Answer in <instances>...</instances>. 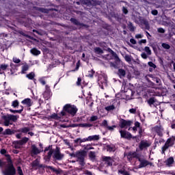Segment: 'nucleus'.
I'll return each mask as SVG.
<instances>
[{"instance_id": "nucleus-1", "label": "nucleus", "mask_w": 175, "mask_h": 175, "mask_svg": "<svg viewBox=\"0 0 175 175\" xmlns=\"http://www.w3.org/2000/svg\"><path fill=\"white\" fill-rule=\"evenodd\" d=\"M3 166H5V170L3 171V175H16V168H14L10 159H8L7 163L0 160V167H3Z\"/></svg>"}, {"instance_id": "nucleus-2", "label": "nucleus", "mask_w": 175, "mask_h": 175, "mask_svg": "<svg viewBox=\"0 0 175 175\" xmlns=\"http://www.w3.org/2000/svg\"><path fill=\"white\" fill-rule=\"evenodd\" d=\"M53 154L54 159H57L58 161H61L64 158V154H61L59 152V148H56L55 150H49L47 156L44 157L45 161H50V158H51V155Z\"/></svg>"}, {"instance_id": "nucleus-3", "label": "nucleus", "mask_w": 175, "mask_h": 175, "mask_svg": "<svg viewBox=\"0 0 175 175\" xmlns=\"http://www.w3.org/2000/svg\"><path fill=\"white\" fill-rule=\"evenodd\" d=\"M3 124L5 126L13 125V122H16L18 120V116L12 114H7L3 116Z\"/></svg>"}, {"instance_id": "nucleus-4", "label": "nucleus", "mask_w": 175, "mask_h": 175, "mask_svg": "<svg viewBox=\"0 0 175 175\" xmlns=\"http://www.w3.org/2000/svg\"><path fill=\"white\" fill-rule=\"evenodd\" d=\"M85 155H87V152H85V150H80L77 152L75 154L72 153L70 154L71 157L77 158V161L80 163V165H84V157H85Z\"/></svg>"}, {"instance_id": "nucleus-5", "label": "nucleus", "mask_w": 175, "mask_h": 175, "mask_svg": "<svg viewBox=\"0 0 175 175\" xmlns=\"http://www.w3.org/2000/svg\"><path fill=\"white\" fill-rule=\"evenodd\" d=\"M64 110L71 116H75V114L77 113V107H76L75 105H70L69 104H67L64 107Z\"/></svg>"}, {"instance_id": "nucleus-6", "label": "nucleus", "mask_w": 175, "mask_h": 175, "mask_svg": "<svg viewBox=\"0 0 175 175\" xmlns=\"http://www.w3.org/2000/svg\"><path fill=\"white\" fill-rule=\"evenodd\" d=\"M29 131H31L29 127L21 128V129L17 130V132H18L19 133L16 134V137L17 139H21V137H23V133H24L25 135H27V133H28V132H29Z\"/></svg>"}, {"instance_id": "nucleus-7", "label": "nucleus", "mask_w": 175, "mask_h": 175, "mask_svg": "<svg viewBox=\"0 0 175 175\" xmlns=\"http://www.w3.org/2000/svg\"><path fill=\"white\" fill-rule=\"evenodd\" d=\"M173 144H174V141H173L172 139H168L162 148V154H165V150H167L169 147H172Z\"/></svg>"}, {"instance_id": "nucleus-8", "label": "nucleus", "mask_w": 175, "mask_h": 175, "mask_svg": "<svg viewBox=\"0 0 175 175\" xmlns=\"http://www.w3.org/2000/svg\"><path fill=\"white\" fill-rule=\"evenodd\" d=\"M104 162L107 165V166H113V165H116V161L114 158H111L110 157H103Z\"/></svg>"}, {"instance_id": "nucleus-9", "label": "nucleus", "mask_w": 175, "mask_h": 175, "mask_svg": "<svg viewBox=\"0 0 175 175\" xmlns=\"http://www.w3.org/2000/svg\"><path fill=\"white\" fill-rule=\"evenodd\" d=\"M131 125H132V121L122 119L120 121L119 126L126 129V128H128V126H131Z\"/></svg>"}, {"instance_id": "nucleus-10", "label": "nucleus", "mask_w": 175, "mask_h": 175, "mask_svg": "<svg viewBox=\"0 0 175 175\" xmlns=\"http://www.w3.org/2000/svg\"><path fill=\"white\" fill-rule=\"evenodd\" d=\"M151 146V143L149 141L143 140L139 144L140 150H144V148H148Z\"/></svg>"}, {"instance_id": "nucleus-11", "label": "nucleus", "mask_w": 175, "mask_h": 175, "mask_svg": "<svg viewBox=\"0 0 175 175\" xmlns=\"http://www.w3.org/2000/svg\"><path fill=\"white\" fill-rule=\"evenodd\" d=\"M120 133L121 137H123L124 139H131V137H132V134H131L129 132H127L126 131L120 130Z\"/></svg>"}, {"instance_id": "nucleus-12", "label": "nucleus", "mask_w": 175, "mask_h": 175, "mask_svg": "<svg viewBox=\"0 0 175 175\" xmlns=\"http://www.w3.org/2000/svg\"><path fill=\"white\" fill-rule=\"evenodd\" d=\"M43 150H39L35 145H33L31 146V155L33 157V155H38V154H40Z\"/></svg>"}, {"instance_id": "nucleus-13", "label": "nucleus", "mask_w": 175, "mask_h": 175, "mask_svg": "<svg viewBox=\"0 0 175 175\" xmlns=\"http://www.w3.org/2000/svg\"><path fill=\"white\" fill-rule=\"evenodd\" d=\"M154 130L155 131V132H157V135H159V136H163V129L162 128V126H157L154 128Z\"/></svg>"}, {"instance_id": "nucleus-14", "label": "nucleus", "mask_w": 175, "mask_h": 175, "mask_svg": "<svg viewBox=\"0 0 175 175\" xmlns=\"http://www.w3.org/2000/svg\"><path fill=\"white\" fill-rule=\"evenodd\" d=\"M165 163L167 166L170 167L174 163V159L173 157H170L165 161Z\"/></svg>"}, {"instance_id": "nucleus-15", "label": "nucleus", "mask_w": 175, "mask_h": 175, "mask_svg": "<svg viewBox=\"0 0 175 175\" xmlns=\"http://www.w3.org/2000/svg\"><path fill=\"white\" fill-rule=\"evenodd\" d=\"M137 154L135 152H130L127 155H126L127 157V159H129V161H131L132 158H136Z\"/></svg>"}, {"instance_id": "nucleus-16", "label": "nucleus", "mask_w": 175, "mask_h": 175, "mask_svg": "<svg viewBox=\"0 0 175 175\" xmlns=\"http://www.w3.org/2000/svg\"><path fill=\"white\" fill-rule=\"evenodd\" d=\"M148 165H152L151 163L148 162L146 160H143L141 161L140 164L139 165L138 167H146Z\"/></svg>"}, {"instance_id": "nucleus-17", "label": "nucleus", "mask_w": 175, "mask_h": 175, "mask_svg": "<svg viewBox=\"0 0 175 175\" xmlns=\"http://www.w3.org/2000/svg\"><path fill=\"white\" fill-rule=\"evenodd\" d=\"M100 137L98 135H90L88 137V142H92V141H95V140H99Z\"/></svg>"}, {"instance_id": "nucleus-18", "label": "nucleus", "mask_w": 175, "mask_h": 175, "mask_svg": "<svg viewBox=\"0 0 175 175\" xmlns=\"http://www.w3.org/2000/svg\"><path fill=\"white\" fill-rule=\"evenodd\" d=\"M29 140V139L28 137H25L21 140L18 141V144L23 146V144H25V143H27Z\"/></svg>"}, {"instance_id": "nucleus-19", "label": "nucleus", "mask_w": 175, "mask_h": 175, "mask_svg": "<svg viewBox=\"0 0 175 175\" xmlns=\"http://www.w3.org/2000/svg\"><path fill=\"white\" fill-rule=\"evenodd\" d=\"M21 103H23V105H26L27 106H32V103L31 102L30 98H25Z\"/></svg>"}, {"instance_id": "nucleus-20", "label": "nucleus", "mask_w": 175, "mask_h": 175, "mask_svg": "<svg viewBox=\"0 0 175 175\" xmlns=\"http://www.w3.org/2000/svg\"><path fill=\"white\" fill-rule=\"evenodd\" d=\"M30 53L33 54V55H40V51L36 49V48H33L31 49Z\"/></svg>"}, {"instance_id": "nucleus-21", "label": "nucleus", "mask_w": 175, "mask_h": 175, "mask_svg": "<svg viewBox=\"0 0 175 175\" xmlns=\"http://www.w3.org/2000/svg\"><path fill=\"white\" fill-rule=\"evenodd\" d=\"M105 109L107 111H113V110L116 109V106H114V105H108L105 107Z\"/></svg>"}, {"instance_id": "nucleus-22", "label": "nucleus", "mask_w": 175, "mask_h": 175, "mask_svg": "<svg viewBox=\"0 0 175 175\" xmlns=\"http://www.w3.org/2000/svg\"><path fill=\"white\" fill-rule=\"evenodd\" d=\"M33 167H36V169H38V167H40V165L39 164V161L38 159L35 160L32 163Z\"/></svg>"}, {"instance_id": "nucleus-23", "label": "nucleus", "mask_w": 175, "mask_h": 175, "mask_svg": "<svg viewBox=\"0 0 175 175\" xmlns=\"http://www.w3.org/2000/svg\"><path fill=\"white\" fill-rule=\"evenodd\" d=\"M107 150L108 151V152H114V151H116V147L108 146L107 147Z\"/></svg>"}, {"instance_id": "nucleus-24", "label": "nucleus", "mask_w": 175, "mask_h": 175, "mask_svg": "<svg viewBox=\"0 0 175 175\" xmlns=\"http://www.w3.org/2000/svg\"><path fill=\"white\" fill-rule=\"evenodd\" d=\"M89 157H90V159H91V161H95V158L96 156L94 152H90Z\"/></svg>"}, {"instance_id": "nucleus-25", "label": "nucleus", "mask_w": 175, "mask_h": 175, "mask_svg": "<svg viewBox=\"0 0 175 175\" xmlns=\"http://www.w3.org/2000/svg\"><path fill=\"white\" fill-rule=\"evenodd\" d=\"M94 52L96 54H103V50L99 47H96L94 49Z\"/></svg>"}, {"instance_id": "nucleus-26", "label": "nucleus", "mask_w": 175, "mask_h": 175, "mask_svg": "<svg viewBox=\"0 0 175 175\" xmlns=\"http://www.w3.org/2000/svg\"><path fill=\"white\" fill-rule=\"evenodd\" d=\"M118 173L119 174L131 175L129 174V172H128L127 171H125V170H119Z\"/></svg>"}, {"instance_id": "nucleus-27", "label": "nucleus", "mask_w": 175, "mask_h": 175, "mask_svg": "<svg viewBox=\"0 0 175 175\" xmlns=\"http://www.w3.org/2000/svg\"><path fill=\"white\" fill-rule=\"evenodd\" d=\"M118 75L120 77H124V76H125V70H124L123 69H119Z\"/></svg>"}, {"instance_id": "nucleus-28", "label": "nucleus", "mask_w": 175, "mask_h": 175, "mask_svg": "<svg viewBox=\"0 0 175 175\" xmlns=\"http://www.w3.org/2000/svg\"><path fill=\"white\" fill-rule=\"evenodd\" d=\"M10 111L11 113H18V114H21V113H23V107H22V109H21L19 110H14V109H10Z\"/></svg>"}, {"instance_id": "nucleus-29", "label": "nucleus", "mask_w": 175, "mask_h": 175, "mask_svg": "<svg viewBox=\"0 0 175 175\" xmlns=\"http://www.w3.org/2000/svg\"><path fill=\"white\" fill-rule=\"evenodd\" d=\"M79 126H81L82 128H87V127L90 128V126H92V124L83 123V124H80Z\"/></svg>"}, {"instance_id": "nucleus-30", "label": "nucleus", "mask_w": 175, "mask_h": 175, "mask_svg": "<svg viewBox=\"0 0 175 175\" xmlns=\"http://www.w3.org/2000/svg\"><path fill=\"white\" fill-rule=\"evenodd\" d=\"M26 77H28L29 80H33V77H35V73L30 72L26 75Z\"/></svg>"}, {"instance_id": "nucleus-31", "label": "nucleus", "mask_w": 175, "mask_h": 175, "mask_svg": "<svg viewBox=\"0 0 175 175\" xmlns=\"http://www.w3.org/2000/svg\"><path fill=\"white\" fill-rule=\"evenodd\" d=\"M148 103L150 106H152L154 103H155V99L154 98H151L148 100Z\"/></svg>"}, {"instance_id": "nucleus-32", "label": "nucleus", "mask_w": 175, "mask_h": 175, "mask_svg": "<svg viewBox=\"0 0 175 175\" xmlns=\"http://www.w3.org/2000/svg\"><path fill=\"white\" fill-rule=\"evenodd\" d=\"M29 68V67L27 64L23 66V67H22V73H25V72H27V70H28Z\"/></svg>"}, {"instance_id": "nucleus-33", "label": "nucleus", "mask_w": 175, "mask_h": 175, "mask_svg": "<svg viewBox=\"0 0 175 175\" xmlns=\"http://www.w3.org/2000/svg\"><path fill=\"white\" fill-rule=\"evenodd\" d=\"M48 169H50L51 170H52L53 172H55V173H57V174H59V173H60L59 170H56L54 167H53L52 166H49Z\"/></svg>"}, {"instance_id": "nucleus-34", "label": "nucleus", "mask_w": 175, "mask_h": 175, "mask_svg": "<svg viewBox=\"0 0 175 175\" xmlns=\"http://www.w3.org/2000/svg\"><path fill=\"white\" fill-rule=\"evenodd\" d=\"M84 150H85L86 151H88L90 150H94V148L91 147L90 144H88L84 146Z\"/></svg>"}, {"instance_id": "nucleus-35", "label": "nucleus", "mask_w": 175, "mask_h": 175, "mask_svg": "<svg viewBox=\"0 0 175 175\" xmlns=\"http://www.w3.org/2000/svg\"><path fill=\"white\" fill-rule=\"evenodd\" d=\"M12 106L14 107V109H16V107H18V100H14L12 103Z\"/></svg>"}, {"instance_id": "nucleus-36", "label": "nucleus", "mask_w": 175, "mask_h": 175, "mask_svg": "<svg viewBox=\"0 0 175 175\" xmlns=\"http://www.w3.org/2000/svg\"><path fill=\"white\" fill-rule=\"evenodd\" d=\"M51 118H52L53 120H59V118H61V117L58 116L57 113H53L51 116Z\"/></svg>"}, {"instance_id": "nucleus-37", "label": "nucleus", "mask_w": 175, "mask_h": 175, "mask_svg": "<svg viewBox=\"0 0 175 175\" xmlns=\"http://www.w3.org/2000/svg\"><path fill=\"white\" fill-rule=\"evenodd\" d=\"M144 50L146 53H147L148 55H151V49H150V47L146 46Z\"/></svg>"}, {"instance_id": "nucleus-38", "label": "nucleus", "mask_w": 175, "mask_h": 175, "mask_svg": "<svg viewBox=\"0 0 175 175\" xmlns=\"http://www.w3.org/2000/svg\"><path fill=\"white\" fill-rule=\"evenodd\" d=\"M9 66L8 64H1L0 65V68H1V70L3 72V70H6L8 69V67Z\"/></svg>"}, {"instance_id": "nucleus-39", "label": "nucleus", "mask_w": 175, "mask_h": 175, "mask_svg": "<svg viewBox=\"0 0 175 175\" xmlns=\"http://www.w3.org/2000/svg\"><path fill=\"white\" fill-rule=\"evenodd\" d=\"M162 47H163V49H165L166 50H169V49H170V45L166 43H163Z\"/></svg>"}, {"instance_id": "nucleus-40", "label": "nucleus", "mask_w": 175, "mask_h": 175, "mask_svg": "<svg viewBox=\"0 0 175 175\" xmlns=\"http://www.w3.org/2000/svg\"><path fill=\"white\" fill-rule=\"evenodd\" d=\"M5 135H12L13 131H12V130H10V129H8L5 131Z\"/></svg>"}, {"instance_id": "nucleus-41", "label": "nucleus", "mask_w": 175, "mask_h": 175, "mask_svg": "<svg viewBox=\"0 0 175 175\" xmlns=\"http://www.w3.org/2000/svg\"><path fill=\"white\" fill-rule=\"evenodd\" d=\"M17 172H18V174L24 175V174L23 173V170H21V167H18Z\"/></svg>"}, {"instance_id": "nucleus-42", "label": "nucleus", "mask_w": 175, "mask_h": 175, "mask_svg": "<svg viewBox=\"0 0 175 175\" xmlns=\"http://www.w3.org/2000/svg\"><path fill=\"white\" fill-rule=\"evenodd\" d=\"M94 70H91L90 71H89L88 74V77H94Z\"/></svg>"}, {"instance_id": "nucleus-43", "label": "nucleus", "mask_w": 175, "mask_h": 175, "mask_svg": "<svg viewBox=\"0 0 175 175\" xmlns=\"http://www.w3.org/2000/svg\"><path fill=\"white\" fill-rule=\"evenodd\" d=\"M148 64L149 66H150V68H153L154 69H155V68H157V66L152 62H149Z\"/></svg>"}, {"instance_id": "nucleus-44", "label": "nucleus", "mask_w": 175, "mask_h": 175, "mask_svg": "<svg viewBox=\"0 0 175 175\" xmlns=\"http://www.w3.org/2000/svg\"><path fill=\"white\" fill-rule=\"evenodd\" d=\"M96 120H98V116H93L90 118V121L92 122L94 121H96Z\"/></svg>"}, {"instance_id": "nucleus-45", "label": "nucleus", "mask_w": 175, "mask_h": 175, "mask_svg": "<svg viewBox=\"0 0 175 175\" xmlns=\"http://www.w3.org/2000/svg\"><path fill=\"white\" fill-rule=\"evenodd\" d=\"M13 62H14L15 64H20L21 60H20V59H18L17 57H14Z\"/></svg>"}, {"instance_id": "nucleus-46", "label": "nucleus", "mask_w": 175, "mask_h": 175, "mask_svg": "<svg viewBox=\"0 0 175 175\" xmlns=\"http://www.w3.org/2000/svg\"><path fill=\"white\" fill-rule=\"evenodd\" d=\"M70 21L73 23V24H75L76 25H79V21L76 20L75 18H71Z\"/></svg>"}, {"instance_id": "nucleus-47", "label": "nucleus", "mask_w": 175, "mask_h": 175, "mask_svg": "<svg viewBox=\"0 0 175 175\" xmlns=\"http://www.w3.org/2000/svg\"><path fill=\"white\" fill-rule=\"evenodd\" d=\"M102 125L103 126H105V128H107L109 126V125H107V120H103L102 122Z\"/></svg>"}, {"instance_id": "nucleus-48", "label": "nucleus", "mask_w": 175, "mask_h": 175, "mask_svg": "<svg viewBox=\"0 0 175 175\" xmlns=\"http://www.w3.org/2000/svg\"><path fill=\"white\" fill-rule=\"evenodd\" d=\"M124 58H125V59H126V61L127 62H131V56H129V55H126V56L124 57Z\"/></svg>"}, {"instance_id": "nucleus-49", "label": "nucleus", "mask_w": 175, "mask_h": 175, "mask_svg": "<svg viewBox=\"0 0 175 175\" xmlns=\"http://www.w3.org/2000/svg\"><path fill=\"white\" fill-rule=\"evenodd\" d=\"M157 31L159 32L160 33H165V29H163V28L157 29Z\"/></svg>"}, {"instance_id": "nucleus-50", "label": "nucleus", "mask_w": 175, "mask_h": 175, "mask_svg": "<svg viewBox=\"0 0 175 175\" xmlns=\"http://www.w3.org/2000/svg\"><path fill=\"white\" fill-rule=\"evenodd\" d=\"M143 34H137L135 35V39H142L143 38Z\"/></svg>"}, {"instance_id": "nucleus-51", "label": "nucleus", "mask_w": 175, "mask_h": 175, "mask_svg": "<svg viewBox=\"0 0 175 175\" xmlns=\"http://www.w3.org/2000/svg\"><path fill=\"white\" fill-rule=\"evenodd\" d=\"M141 57L144 58V59H147V54H146V53H142Z\"/></svg>"}, {"instance_id": "nucleus-52", "label": "nucleus", "mask_w": 175, "mask_h": 175, "mask_svg": "<svg viewBox=\"0 0 175 175\" xmlns=\"http://www.w3.org/2000/svg\"><path fill=\"white\" fill-rule=\"evenodd\" d=\"M107 129H109V131H113L114 130V128H116V126L114 125V126H107Z\"/></svg>"}, {"instance_id": "nucleus-53", "label": "nucleus", "mask_w": 175, "mask_h": 175, "mask_svg": "<svg viewBox=\"0 0 175 175\" xmlns=\"http://www.w3.org/2000/svg\"><path fill=\"white\" fill-rule=\"evenodd\" d=\"M85 142H88V137L81 139V140H80V143H85Z\"/></svg>"}, {"instance_id": "nucleus-54", "label": "nucleus", "mask_w": 175, "mask_h": 175, "mask_svg": "<svg viewBox=\"0 0 175 175\" xmlns=\"http://www.w3.org/2000/svg\"><path fill=\"white\" fill-rule=\"evenodd\" d=\"M81 84V78L79 77L77 81V85H80Z\"/></svg>"}, {"instance_id": "nucleus-55", "label": "nucleus", "mask_w": 175, "mask_h": 175, "mask_svg": "<svg viewBox=\"0 0 175 175\" xmlns=\"http://www.w3.org/2000/svg\"><path fill=\"white\" fill-rule=\"evenodd\" d=\"M139 44H142V43H147L146 40H141L138 42Z\"/></svg>"}, {"instance_id": "nucleus-56", "label": "nucleus", "mask_w": 175, "mask_h": 175, "mask_svg": "<svg viewBox=\"0 0 175 175\" xmlns=\"http://www.w3.org/2000/svg\"><path fill=\"white\" fill-rule=\"evenodd\" d=\"M152 14H153V16H157V14H158V11L157 10H152Z\"/></svg>"}, {"instance_id": "nucleus-57", "label": "nucleus", "mask_w": 175, "mask_h": 175, "mask_svg": "<svg viewBox=\"0 0 175 175\" xmlns=\"http://www.w3.org/2000/svg\"><path fill=\"white\" fill-rule=\"evenodd\" d=\"M130 42H131V43H132V44H136V40L133 38H131L130 40Z\"/></svg>"}, {"instance_id": "nucleus-58", "label": "nucleus", "mask_w": 175, "mask_h": 175, "mask_svg": "<svg viewBox=\"0 0 175 175\" xmlns=\"http://www.w3.org/2000/svg\"><path fill=\"white\" fill-rule=\"evenodd\" d=\"M135 126L136 128H139V126H140V123H139V122H135Z\"/></svg>"}, {"instance_id": "nucleus-59", "label": "nucleus", "mask_w": 175, "mask_h": 175, "mask_svg": "<svg viewBox=\"0 0 175 175\" xmlns=\"http://www.w3.org/2000/svg\"><path fill=\"white\" fill-rule=\"evenodd\" d=\"M130 113L135 114V113H136V109H129Z\"/></svg>"}, {"instance_id": "nucleus-60", "label": "nucleus", "mask_w": 175, "mask_h": 175, "mask_svg": "<svg viewBox=\"0 0 175 175\" xmlns=\"http://www.w3.org/2000/svg\"><path fill=\"white\" fill-rule=\"evenodd\" d=\"M100 83H102V84H106V83H107V79L104 77V81H100Z\"/></svg>"}, {"instance_id": "nucleus-61", "label": "nucleus", "mask_w": 175, "mask_h": 175, "mask_svg": "<svg viewBox=\"0 0 175 175\" xmlns=\"http://www.w3.org/2000/svg\"><path fill=\"white\" fill-rule=\"evenodd\" d=\"M40 83H41L42 84V85H46V81L43 79H40Z\"/></svg>"}, {"instance_id": "nucleus-62", "label": "nucleus", "mask_w": 175, "mask_h": 175, "mask_svg": "<svg viewBox=\"0 0 175 175\" xmlns=\"http://www.w3.org/2000/svg\"><path fill=\"white\" fill-rule=\"evenodd\" d=\"M123 12L124 13V14H126L128 13V10H126V8H123Z\"/></svg>"}, {"instance_id": "nucleus-63", "label": "nucleus", "mask_w": 175, "mask_h": 175, "mask_svg": "<svg viewBox=\"0 0 175 175\" xmlns=\"http://www.w3.org/2000/svg\"><path fill=\"white\" fill-rule=\"evenodd\" d=\"M81 138H77L75 139V143H80Z\"/></svg>"}, {"instance_id": "nucleus-64", "label": "nucleus", "mask_w": 175, "mask_h": 175, "mask_svg": "<svg viewBox=\"0 0 175 175\" xmlns=\"http://www.w3.org/2000/svg\"><path fill=\"white\" fill-rule=\"evenodd\" d=\"M1 154H6V150L2 149V150H1Z\"/></svg>"}]
</instances>
